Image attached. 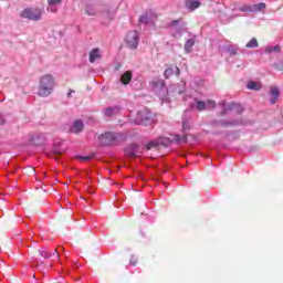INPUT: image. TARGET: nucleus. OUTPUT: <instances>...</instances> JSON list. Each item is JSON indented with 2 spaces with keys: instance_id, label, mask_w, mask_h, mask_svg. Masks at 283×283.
Listing matches in <instances>:
<instances>
[{
  "instance_id": "6",
  "label": "nucleus",
  "mask_w": 283,
  "mask_h": 283,
  "mask_svg": "<svg viewBox=\"0 0 283 283\" xmlns=\"http://www.w3.org/2000/svg\"><path fill=\"white\" fill-rule=\"evenodd\" d=\"M83 127H85V124H83V120L76 119L74 124L71 126L70 132L72 134H81V132H83Z\"/></svg>"
},
{
  "instance_id": "30",
  "label": "nucleus",
  "mask_w": 283,
  "mask_h": 283,
  "mask_svg": "<svg viewBox=\"0 0 283 283\" xmlns=\"http://www.w3.org/2000/svg\"><path fill=\"white\" fill-rule=\"evenodd\" d=\"M273 52H282V49L280 48V45H275L273 48Z\"/></svg>"
},
{
  "instance_id": "17",
  "label": "nucleus",
  "mask_w": 283,
  "mask_h": 283,
  "mask_svg": "<svg viewBox=\"0 0 283 283\" xmlns=\"http://www.w3.org/2000/svg\"><path fill=\"white\" fill-rule=\"evenodd\" d=\"M259 46V43H258V39L255 38H252L247 44H245V48H258Z\"/></svg>"
},
{
  "instance_id": "8",
  "label": "nucleus",
  "mask_w": 283,
  "mask_h": 283,
  "mask_svg": "<svg viewBox=\"0 0 283 283\" xmlns=\"http://www.w3.org/2000/svg\"><path fill=\"white\" fill-rule=\"evenodd\" d=\"M127 156H130V158H136L138 156V146L137 145H130L125 149Z\"/></svg>"
},
{
  "instance_id": "9",
  "label": "nucleus",
  "mask_w": 283,
  "mask_h": 283,
  "mask_svg": "<svg viewBox=\"0 0 283 283\" xmlns=\"http://www.w3.org/2000/svg\"><path fill=\"white\" fill-rule=\"evenodd\" d=\"M132 76H133L132 71H126L120 76V83H123V85H129V83H132Z\"/></svg>"
},
{
  "instance_id": "25",
  "label": "nucleus",
  "mask_w": 283,
  "mask_h": 283,
  "mask_svg": "<svg viewBox=\"0 0 283 283\" xmlns=\"http://www.w3.org/2000/svg\"><path fill=\"white\" fill-rule=\"evenodd\" d=\"M49 6L52 7H56V6H61V3H63V0H46Z\"/></svg>"
},
{
  "instance_id": "34",
  "label": "nucleus",
  "mask_w": 283,
  "mask_h": 283,
  "mask_svg": "<svg viewBox=\"0 0 283 283\" xmlns=\"http://www.w3.org/2000/svg\"><path fill=\"white\" fill-rule=\"evenodd\" d=\"M178 23H180V20H174V21H171V25H178Z\"/></svg>"
},
{
  "instance_id": "1",
  "label": "nucleus",
  "mask_w": 283,
  "mask_h": 283,
  "mask_svg": "<svg viewBox=\"0 0 283 283\" xmlns=\"http://www.w3.org/2000/svg\"><path fill=\"white\" fill-rule=\"evenodd\" d=\"M53 90H54V76H52L51 74L43 75L40 78L38 96L45 98V96H50V94H52Z\"/></svg>"
},
{
  "instance_id": "31",
  "label": "nucleus",
  "mask_w": 283,
  "mask_h": 283,
  "mask_svg": "<svg viewBox=\"0 0 283 283\" xmlns=\"http://www.w3.org/2000/svg\"><path fill=\"white\" fill-rule=\"evenodd\" d=\"M271 52H273V48L268 46V48L265 49V53H266V54H271Z\"/></svg>"
},
{
  "instance_id": "15",
  "label": "nucleus",
  "mask_w": 283,
  "mask_h": 283,
  "mask_svg": "<svg viewBox=\"0 0 283 283\" xmlns=\"http://www.w3.org/2000/svg\"><path fill=\"white\" fill-rule=\"evenodd\" d=\"M261 10H266V3L260 2L258 4H252V12H261Z\"/></svg>"
},
{
  "instance_id": "21",
  "label": "nucleus",
  "mask_w": 283,
  "mask_h": 283,
  "mask_svg": "<svg viewBox=\"0 0 283 283\" xmlns=\"http://www.w3.org/2000/svg\"><path fill=\"white\" fill-rule=\"evenodd\" d=\"M216 101L213 99H208L206 102V109H216Z\"/></svg>"
},
{
  "instance_id": "18",
  "label": "nucleus",
  "mask_w": 283,
  "mask_h": 283,
  "mask_svg": "<svg viewBox=\"0 0 283 283\" xmlns=\"http://www.w3.org/2000/svg\"><path fill=\"white\" fill-rule=\"evenodd\" d=\"M239 10L240 12H253V4H243Z\"/></svg>"
},
{
  "instance_id": "11",
  "label": "nucleus",
  "mask_w": 283,
  "mask_h": 283,
  "mask_svg": "<svg viewBox=\"0 0 283 283\" xmlns=\"http://www.w3.org/2000/svg\"><path fill=\"white\" fill-rule=\"evenodd\" d=\"M240 109L242 112V107L235 103L228 104L223 107L222 114H227V112H233V109Z\"/></svg>"
},
{
  "instance_id": "10",
  "label": "nucleus",
  "mask_w": 283,
  "mask_h": 283,
  "mask_svg": "<svg viewBox=\"0 0 283 283\" xmlns=\"http://www.w3.org/2000/svg\"><path fill=\"white\" fill-rule=\"evenodd\" d=\"M101 59V50L99 49H93L90 52V63H96V61Z\"/></svg>"
},
{
  "instance_id": "19",
  "label": "nucleus",
  "mask_w": 283,
  "mask_h": 283,
  "mask_svg": "<svg viewBox=\"0 0 283 283\" xmlns=\"http://www.w3.org/2000/svg\"><path fill=\"white\" fill-rule=\"evenodd\" d=\"M175 143H187V135L180 136V135H174Z\"/></svg>"
},
{
  "instance_id": "37",
  "label": "nucleus",
  "mask_w": 283,
  "mask_h": 283,
  "mask_svg": "<svg viewBox=\"0 0 283 283\" xmlns=\"http://www.w3.org/2000/svg\"><path fill=\"white\" fill-rule=\"evenodd\" d=\"M74 91L70 90L69 94H67V97L70 98L72 96Z\"/></svg>"
},
{
  "instance_id": "14",
  "label": "nucleus",
  "mask_w": 283,
  "mask_h": 283,
  "mask_svg": "<svg viewBox=\"0 0 283 283\" xmlns=\"http://www.w3.org/2000/svg\"><path fill=\"white\" fill-rule=\"evenodd\" d=\"M247 87L248 90H254L255 92H260V90H262V84L258 82H248Z\"/></svg>"
},
{
  "instance_id": "32",
  "label": "nucleus",
  "mask_w": 283,
  "mask_h": 283,
  "mask_svg": "<svg viewBox=\"0 0 283 283\" xmlns=\"http://www.w3.org/2000/svg\"><path fill=\"white\" fill-rule=\"evenodd\" d=\"M32 143H33V145H41V142H36V137L32 138Z\"/></svg>"
},
{
  "instance_id": "7",
  "label": "nucleus",
  "mask_w": 283,
  "mask_h": 283,
  "mask_svg": "<svg viewBox=\"0 0 283 283\" xmlns=\"http://www.w3.org/2000/svg\"><path fill=\"white\" fill-rule=\"evenodd\" d=\"M270 94L272 96V98L270 99V103L271 105H275V103H277V98H280V90H277V87H271Z\"/></svg>"
},
{
  "instance_id": "35",
  "label": "nucleus",
  "mask_w": 283,
  "mask_h": 283,
  "mask_svg": "<svg viewBox=\"0 0 283 283\" xmlns=\"http://www.w3.org/2000/svg\"><path fill=\"white\" fill-rule=\"evenodd\" d=\"M0 125H6V119H3V117L0 116Z\"/></svg>"
},
{
  "instance_id": "36",
  "label": "nucleus",
  "mask_w": 283,
  "mask_h": 283,
  "mask_svg": "<svg viewBox=\"0 0 283 283\" xmlns=\"http://www.w3.org/2000/svg\"><path fill=\"white\" fill-rule=\"evenodd\" d=\"M177 76H180V67H176Z\"/></svg>"
},
{
  "instance_id": "27",
  "label": "nucleus",
  "mask_w": 283,
  "mask_h": 283,
  "mask_svg": "<svg viewBox=\"0 0 283 283\" xmlns=\"http://www.w3.org/2000/svg\"><path fill=\"white\" fill-rule=\"evenodd\" d=\"M77 160H82L83 163H86L87 160H92L94 156H77Z\"/></svg>"
},
{
  "instance_id": "4",
  "label": "nucleus",
  "mask_w": 283,
  "mask_h": 283,
  "mask_svg": "<svg viewBox=\"0 0 283 283\" xmlns=\"http://www.w3.org/2000/svg\"><path fill=\"white\" fill-rule=\"evenodd\" d=\"M116 140V135L114 133H105L99 136L101 145L107 147V145H112Z\"/></svg>"
},
{
  "instance_id": "38",
  "label": "nucleus",
  "mask_w": 283,
  "mask_h": 283,
  "mask_svg": "<svg viewBox=\"0 0 283 283\" xmlns=\"http://www.w3.org/2000/svg\"><path fill=\"white\" fill-rule=\"evenodd\" d=\"M140 21H145V17H142Z\"/></svg>"
},
{
  "instance_id": "16",
  "label": "nucleus",
  "mask_w": 283,
  "mask_h": 283,
  "mask_svg": "<svg viewBox=\"0 0 283 283\" xmlns=\"http://www.w3.org/2000/svg\"><path fill=\"white\" fill-rule=\"evenodd\" d=\"M196 45V40L193 39H189L186 41V44H185V50L186 52H191V48Z\"/></svg>"
},
{
  "instance_id": "33",
  "label": "nucleus",
  "mask_w": 283,
  "mask_h": 283,
  "mask_svg": "<svg viewBox=\"0 0 283 283\" xmlns=\"http://www.w3.org/2000/svg\"><path fill=\"white\" fill-rule=\"evenodd\" d=\"M137 262H138V261H137L136 259H134V258L130 260V264H132L133 266H136Z\"/></svg>"
},
{
  "instance_id": "39",
  "label": "nucleus",
  "mask_w": 283,
  "mask_h": 283,
  "mask_svg": "<svg viewBox=\"0 0 283 283\" xmlns=\"http://www.w3.org/2000/svg\"><path fill=\"white\" fill-rule=\"evenodd\" d=\"M31 171H33V172H34V168H31Z\"/></svg>"
},
{
  "instance_id": "20",
  "label": "nucleus",
  "mask_w": 283,
  "mask_h": 283,
  "mask_svg": "<svg viewBox=\"0 0 283 283\" xmlns=\"http://www.w3.org/2000/svg\"><path fill=\"white\" fill-rule=\"evenodd\" d=\"M197 109L198 112H205L207 109V102L197 101Z\"/></svg>"
},
{
  "instance_id": "5",
  "label": "nucleus",
  "mask_w": 283,
  "mask_h": 283,
  "mask_svg": "<svg viewBox=\"0 0 283 283\" xmlns=\"http://www.w3.org/2000/svg\"><path fill=\"white\" fill-rule=\"evenodd\" d=\"M151 114H149L148 109L139 111L137 113V120L140 125H147V120H150Z\"/></svg>"
},
{
  "instance_id": "28",
  "label": "nucleus",
  "mask_w": 283,
  "mask_h": 283,
  "mask_svg": "<svg viewBox=\"0 0 283 283\" xmlns=\"http://www.w3.org/2000/svg\"><path fill=\"white\" fill-rule=\"evenodd\" d=\"M171 74H174V69H166L165 70L164 75H165L166 78H169V76H171Z\"/></svg>"
},
{
  "instance_id": "24",
  "label": "nucleus",
  "mask_w": 283,
  "mask_h": 283,
  "mask_svg": "<svg viewBox=\"0 0 283 283\" xmlns=\"http://www.w3.org/2000/svg\"><path fill=\"white\" fill-rule=\"evenodd\" d=\"M115 112H118V108L117 107H114V108H112V107H108V108H106V111H105V116H114V113Z\"/></svg>"
},
{
  "instance_id": "26",
  "label": "nucleus",
  "mask_w": 283,
  "mask_h": 283,
  "mask_svg": "<svg viewBox=\"0 0 283 283\" xmlns=\"http://www.w3.org/2000/svg\"><path fill=\"white\" fill-rule=\"evenodd\" d=\"M230 125H238V122L235 120H224V122H221V126L222 127H230Z\"/></svg>"
},
{
  "instance_id": "29",
  "label": "nucleus",
  "mask_w": 283,
  "mask_h": 283,
  "mask_svg": "<svg viewBox=\"0 0 283 283\" xmlns=\"http://www.w3.org/2000/svg\"><path fill=\"white\" fill-rule=\"evenodd\" d=\"M182 129L189 130V124L187 122L182 123Z\"/></svg>"
},
{
  "instance_id": "2",
  "label": "nucleus",
  "mask_w": 283,
  "mask_h": 283,
  "mask_svg": "<svg viewBox=\"0 0 283 283\" xmlns=\"http://www.w3.org/2000/svg\"><path fill=\"white\" fill-rule=\"evenodd\" d=\"M22 19H29L30 21H41L43 17V11L38 8H28L21 12Z\"/></svg>"
},
{
  "instance_id": "12",
  "label": "nucleus",
  "mask_w": 283,
  "mask_h": 283,
  "mask_svg": "<svg viewBox=\"0 0 283 283\" xmlns=\"http://www.w3.org/2000/svg\"><path fill=\"white\" fill-rule=\"evenodd\" d=\"M187 8L193 12V10H197V8L200 6V2L198 0H187L186 1Z\"/></svg>"
},
{
  "instance_id": "22",
  "label": "nucleus",
  "mask_w": 283,
  "mask_h": 283,
  "mask_svg": "<svg viewBox=\"0 0 283 283\" xmlns=\"http://www.w3.org/2000/svg\"><path fill=\"white\" fill-rule=\"evenodd\" d=\"M158 148V142H149L146 144L145 149L149 151V149H156Z\"/></svg>"
},
{
  "instance_id": "3",
  "label": "nucleus",
  "mask_w": 283,
  "mask_h": 283,
  "mask_svg": "<svg viewBox=\"0 0 283 283\" xmlns=\"http://www.w3.org/2000/svg\"><path fill=\"white\" fill-rule=\"evenodd\" d=\"M125 43L129 50H136L138 48V43H140V39L138 38V32L129 31L126 34Z\"/></svg>"
},
{
  "instance_id": "13",
  "label": "nucleus",
  "mask_w": 283,
  "mask_h": 283,
  "mask_svg": "<svg viewBox=\"0 0 283 283\" xmlns=\"http://www.w3.org/2000/svg\"><path fill=\"white\" fill-rule=\"evenodd\" d=\"M40 255H41V258H44L45 260L52 258V255H56V258H59V250H54L53 253L42 250V251H40Z\"/></svg>"
},
{
  "instance_id": "23",
  "label": "nucleus",
  "mask_w": 283,
  "mask_h": 283,
  "mask_svg": "<svg viewBox=\"0 0 283 283\" xmlns=\"http://www.w3.org/2000/svg\"><path fill=\"white\" fill-rule=\"evenodd\" d=\"M85 12H86V14H88V17H95L96 15V10H94V8H92L90 6H87L85 8Z\"/></svg>"
}]
</instances>
